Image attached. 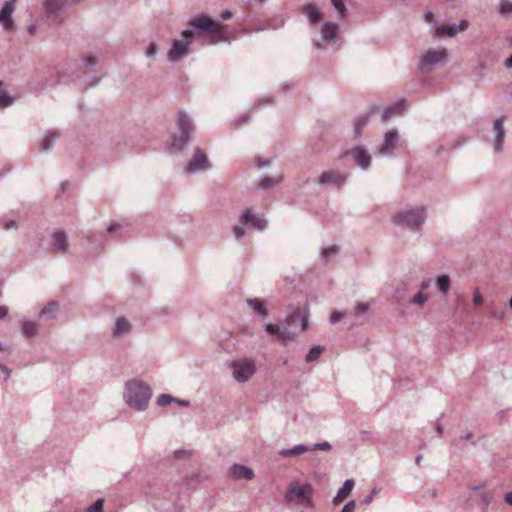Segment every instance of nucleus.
I'll list each match as a JSON object with an SVG mask.
<instances>
[{"mask_svg": "<svg viewBox=\"0 0 512 512\" xmlns=\"http://www.w3.org/2000/svg\"><path fill=\"white\" fill-rule=\"evenodd\" d=\"M151 397L152 389L143 380L134 378L126 382L123 398L130 408L136 411H145Z\"/></svg>", "mask_w": 512, "mask_h": 512, "instance_id": "obj_1", "label": "nucleus"}, {"mask_svg": "<svg viewBox=\"0 0 512 512\" xmlns=\"http://www.w3.org/2000/svg\"><path fill=\"white\" fill-rule=\"evenodd\" d=\"M426 216V209L422 206L406 208L395 213L392 221L403 229L418 230L424 224Z\"/></svg>", "mask_w": 512, "mask_h": 512, "instance_id": "obj_2", "label": "nucleus"}, {"mask_svg": "<svg viewBox=\"0 0 512 512\" xmlns=\"http://www.w3.org/2000/svg\"><path fill=\"white\" fill-rule=\"evenodd\" d=\"M176 125L179 134L173 137L171 148L175 151H182L192 140L195 128L191 118L184 111L177 112Z\"/></svg>", "mask_w": 512, "mask_h": 512, "instance_id": "obj_3", "label": "nucleus"}, {"mask_svg": "<svg viewBox=\"0 0 512 512\" xmlns=\"http://www.w3.org/2000/svg\"><path fill=\"white\" fill-rule=\"evenodd\" d=\"M193 29H186L182 31L183 38H190L194 35L195 31L199 33L212 32V33H220L224 28L218 22H215L213 19L206 15H198L194 20L189 23Z\"/></svg>", "mask_w": 512, "mask_h": 512, "instance_id": "obj_4", "label": "nucleus"}, {"mask_svg": "<svg viewBox=\"0 0 512 512\" xmlns=\"http://www.w3.org/2000/svg\"><path fill=\"white\" fill-rule=\"evenodd\" d=\"M448 59V51L446 48L430 49L419 56L422 70H431L437 65L444 64Z\"/></svg>", "mask_w": 512, "mask_h": 512, "instance_id": "obj_5", "label": "nucleus"}, {"mask_svg": "<svg viewBox=\"0 0 512 512\" xmlns=\"http://www.w3.org/2000/svg\"><path fill=\"white\" fill-rule=\"evenodd\" d=\"M232 369L233 378L239 383L247 382L256 371L254 362L250 359L234 361Z\"/></svg>", "mask_w": 512, "mask_h": 512, "instance_id": "obj_6", "label": "nucleus"}, {"mask_svg": "<svg viewBox=\"0 0 512 512\" xmlns=\"http://www.w3.org/2000/svg\"><path fill=\"white\" fill-rule=\"evenodd\" d=\"M312 491H313V488H312L311 484L307 483L304 485H299L297 482L294 481V482H291V484L289 486V490L287 491V493L285 495V500L287 502H292L295 499L302 498L305 503L310 504L311 498L309 495L312 493Z\"/></svg>", "mask_w": 512, "mask_h": 512, "instance_id": "obj_7", "label": "nucleus"}, {"mask_svg": "<svg viewBox=\"0 0 512 512\" xmlns=\"http://www.w3.org/2000/svg\"><path fill=\"white\" fill-rule=\"evenodd\" d=\"M211 168V164L207 155L201 148H195L191 160L186 165V171L196 173L198 171H207Z\"/></svg>", "mask_w": 512, "mask_h": 512, "instance_id": "obj_8", "label": "nucleus"}, {"mask_svg": "<svg viewBox=\"0 0 512 512\" xmlns=\"http://www.w3.org/2000/svg\"><path fill=\"white\" fill-rule=\"evenodd\" d=\"M351 156L355 163L363 170H367L371 165V155L361 146H355L343 154V157Z\"/></svg>", "mask_w": 512, "mask_h": 512, "instance_id": "obj_9", "label": "nucleus"}, {"mask_svg": "<svg viewBox=\"0 0 512 512\" xmlns=\"http://www.w3.org/2000/svg\"><path fill=\"white\" fill-rule=\"evenodd\" d=\"M16 0H6L0 8V25L6 30L11 31L14 28L12 14L16 8Z\"/></svg>", "mask_w": 512, "mask_h": 512, "instance_id": "obj_10", "label": "nucleus"}, {"mask_svg": "<svg viewBox=\"0 0 512 512\" xmlns=\"http://www.w3.org/2000/svg\"><path fill=\"white\" fill-rule=\"evenodd\" d=\"M399 140V133L396 128L389 129L384 135L383 144L378 149V152L382 156H387L393 152L397 147Z\"/></svg>", "mask_w": 512, "mask_h": 512, "instance_id": "obj_11", "label": "nucleus"}, {"mask_svg": "<svg viewBox=\"0 0 512 512\" xmlns=\"http://www.w3.org/2000/svg\"><path fill=\"white\" fill-rule=\"evenodd\" d=\"M190 40H173L172 46L168 51V59L171 62H177L183 58V56L189 53Z\"/></svg>", "mask_w": 512, "mask_h": 512, "instance_id": "obj_12", "label": "nucleus"}, {"mask_svg": "<svg viewBox=\"0 0 512 512\" xmlns=\"http://www.w3.org/2000/svg\"><path fill=\"white\" fill-rule=\"evenodd\" d=\"M345 176L338 171L329 170L321 173L319 176V183L322 186H334L336 188H340L345 183Z\"/></svg>", "mask_w": 512, "mask_h": 512, "instance_id": "obj_13", "label": "nucleus"}, {"mask_svg": "<svg viewBox=\"0 0 512 512\" xmlns=\"http://www.w3.org/2000/svg\"><path fill=\"white\" fill-rule=\"evenodd\" d=\"M265 331L272 335L277 341L292 340L295 337L288 327H280L278 324L269 323L265 326Z\"/></svg>", "mask_w": 512, "mask_h": 512, "instance_id": "obj_14", "label": "nucleus"}, {"mask_svg": "<svg viewBox=\"0 0 512 512\" xmlns=\"http://www.w3.org/2000/svg\"><path fill=\"white\" fill-rule=\"evenodd\" d=\"M504 120H505V116H501V117L497 118L493 123V128L496 133V137H495L493 146H494V151L496 153H500L503 148V143H504L505 134H506L505 129H504Z\"/></svg>", "mask_w": 512, "mask_h": 512, "instance_id": "obj_15", "label": "nucleus"}, {"mask_svg": "<svg viewBox=\"0 0 512 512\" xmlns=\"http://www.w3.org/2000/svg\"><path fill=\"white\" fill-rule=\"evenodd\" d=\"M240 223L242 225H247L249 223L258 230H263L267 226V221L263 218H259L252 213V209L248 208L244 211V213L240 216Z\"/></svg>", "mask_w": 512, "mask_h": 512, "instance_id": "obj_16", "label": "nucleus"}, {"mask_svg": "<svg viewBox=\"0 0 512 512\" xmlns=\"http://www.w3.org/2000/svg\"><path fill=\"white\" fill-rule=\"evenodd\" d=\"M297 322H300L301 331H304L308 325V311L302 314L300 309L297 308L285 318L286 327L288 328L294 326Z\"/></svg>", "mask_w": 512, "mask_h": 512, "instance_id": "obj_17", "label": "nucleus"}, {"mask_svg": "<svg viewBox=\"0 0 512 512\" xmlns=\"http://www.w3.org/2000/svg\"><path fill=\"white\" fill-rule=\"evenodd\" d=\"M379 110V106H371L369 110L364 114L356 118L354 122V135L359 137L362 133L363 128L369 123L370 118Z\"/></svg>", "mask_w": 512, "mask_h": 512, "instance_id": "obj_18", "label": "nucleus"}, {"mask_svg": "<svg viewBox=\"0 0 512 512\" xmlns=\"http://www.w3.org/2000/svg\"><path fill=\"white\" fill-rule=\"evenodd\" d=\"M67 0H45L43 6L47 17L56 19L62 12Z\"/></svg>", "mask_w": 512, "mask_h": 512, "instance_id": "obj_19", "label": "nucleus"}, {"mask_svg": "<svg viewBox=\"0 0 512 512\" xmlns=\"http://www.w3.org/2000/svg\"><path fill=\"white\" fill-rule=\"evenodd\" d=\"M230 474L235 479H246V480H251L255 476V474L251 468L240 465V464L232 465L230 468Z\"/></svg>", "mask_w": 512, "mask_h": 512, "instance_id": "obj_20", "label": "nucleus"}, {"mask_svg": "<svg viewBox=\"0 0 512 512\" xmlns=\"http://www.w3.org/2000/svg\"><path fill=\"white\" fill-rule=\"evenodd\" d=\"M338 25L333 22H326L321 27L322 41L331 42L334 41L338 33Z\"/></svg>", "mask_w": 512, "mask_h": 512, "instance_id": "obj_21", "label": "nucleus"}, {"mask_svg": "<svg viewBox=\"0 0 512 512\" xmlns=\"http://www.w3.org/2000/svg\"><path fill=\"white\" fill-rule=\"evenodd\" d=\"M131 329L132 325L125 317H118L112 329V335L114 337H120L124 334L129 333Z\"/></svg>", "mask_w": 512, "mask_h": 512, "instance_id": "obj_22", "label": "nucleus"}, {"mask_svg": "<svg viewBox=\"0 0 512 512\" xmlns=\"http://www.w3.org/2000/svg\"><path fill=\"white\" fill-rule=\"evenodd\" d=\"M355 483L353 479H347L343 483V486L339 488L336 496L333 498L332 503L334 505L340 504L347 496L351 493Z\"/></svg>", "mask_w": 512, "mask_h": 512, "instance_id": "obj_23", "label": "nucleus"}, {"mask_svg": "<svg viewBox=\"0 0 512 512\" xmlns=\"http://www.w3.org/2000/svg\"><path fill=\"white\" fill-rule=\"evenodd\" d=\"M53 241H54V252L55 253H64L68 249L67 236L63 231H57L53 233Z\"/></svg>", "mask_w": 512, "mask_h": 512, "instance_id": "obj_24", "label": "nucleus"}, {"mask_svg": "<svg viewBox=\"0 0 512 512\" xmlns=\"http://www.w3.org/2000/svg\"><path fill=\"white\" fill-rule=\"evenodd\" d=\"M309 451H311L310 445L298 444L292 448L281 449L279 455L282 457H294Z\"/></svg>", "mask_w": 512, "mask_h": 512, "instance_id": "obj_25", "label": "nucleus"}, {"mask_svg": "<svg viewBox=\"0 0 512 512\" xmlns=\"http://www.w3.org/2000/svg\"><path fill=\"white\" fill-rule=\"evenodd\" d=\"M59 137V134L53 131H49L45 138L42 140L40 144L41 152H49L55 144L56 139Z\"/></svg>", "mask_w": 512, "mask_h": 512, "instance_id": "obj_26", "label": "nucleus"}, {"mask_svg": "<svg viewBox=\"0 0 512 512\" xmlns=\"http://www.w3.org/2000/svg\"><path fill=\"white\" fill-rule=\"evenodd\" d=\"M59 305L56 301H50L43 307L39 313L40 318L51 319L54 318L55 313L58 311Z\"/></svg>", "mask_w": 512, "mask_h": 512, "instance_id": "obj_27", "label": "nucleus"}, {"mask_svg": "<svg viewBox=\"0 0 512 512\" xmlns=\"http://www.w3.org/2000/svg\"><path fill=\"white\" fill-rule=\"evenodd\" d=\"M246 302L255 313H257L263 318L267 316V310L265 308L263 301H260L258 299H248Z\"/></svg>", "mask_w": 512, "mask_h": 512, "instance_id": "obj_28", "label": "nucleus"}, {"mask_svg": "<svg viewBox=\"0 0 512 512\" xmlns=\"http://www.w3.org/2000/svg\"><path fill=\"white\" fill-rule=\"evenodd\" d=\"M303 10L311 23H315L321 18L320 11L313 4H306Z\"/></svg>", "mask_w": 512, "mask_h": 512, "instance_id": "obj_29", "label": "nucleus"}, {"mask_svg": "<svg viewBox=\"0 0 512 512\" xmlns=\"http://www.w3.org/2000/svg\"><path fill=\"white\" fill-rule=\"evenodd\" d=\"M471 498H474L477 505L483 509L489 506L492 499L491 494L487 491H482L477 495H471Z\"/></svg>", "mask_w": 512, "mask_h": 512, "instance_id": "obj_30", "label": "nucleus"}, {"mask_svg": "<svg viewBox=\"0 0 512 512\" xmlns=\"http://www.w3.org/2000/svg\"><path fill=\"white\" fill-rule=\"evenodd\" d=\"M436 285H437L438 290L442 294H447L451 287L450 277L446 274L440 275L436 280Z\"/></svg>", "mask_w": 512, "mask_h": 512, "instance_id": "obj_31", "label": "nucleus"}, {"mask_svg": "<svg viewBox=\"0 0 512 512\" xmlns=\"http://www.w3.org/2000/svg\"><path fill=\"white\" fill-rule=\"evenodd\" d=\"M38 332V325L34 321H26L22 324V333L25 336L32 337Z\"/></svg>", "mask_w": 512, "mask_h": 512, "instance_id": "obj_32", "label": "nucleus"}, {"mask_svg": "<svg viewBox=\"0 0 512 512\" xmlns=\"http://www.w3.org/2000/svg\"><path fill=\"white\" fill-rule=\"evenodd\" d=\"M459 32V29L456 24L448 25V26H440L436 29L437 35H448L449 37H454Z\"/></svg>", "mask_w": 512, "mask_h": 512, "instance_id": "obj_33", "label": "nucleus"}, {"mask_svg": "<svg viewBox=\"0 0 512 512\" xmlns=\"http://www.w3.org/2000/svg\"><path fill=\"white\" fill-rule=\"evenodd\" d=\"M323 347L320 345L313 346L306 354L305 360L310 363L317 360L323 352Z\"/></svg>", "mask_w": 512, "mask_h": 512, "instance_id": "obj_34", "label": "nucleus"}, {"mask_svg": "<svg viewBox=\"0 0 512 512\" xmlns=\"http://www.w3.org/2000/svg\"><path fill=\"white\" fill-rule=\"evenodd\" d=\"M282 181V177L281 176H278V177H275V178H272V177H264L260 183H259V186L266 190V189H269L277 184H279L280 182Z\"/></svg>", "mask_w": 512, "mask_h": 512, "instance_id": "obj_35", "label": "nucleus"}, {"mask_svg": "<svg viewBox=\"0 0 512 512\" xmlns=\"http://www.w3.org/2000/svg\"><path fill=\"white\" fill-rule=\"evenodd\" d=\"M174 400H176V398L169 394H161L157 397L156 403L158 406L165 407L174 402Z\"/></svg>", "mask_w": 512, "mask_h": 512, "instance_id": "obj_36", "label": "nucleus"}, {"mask_svg": "<svg viewBox=\"0 0 512 512\" xmlns=\"http://www.w3.org/2000/svg\"><path fill=\"white\" fill-rule=\"evenodd\" d=\"M499 14L506 16L512 13V2L508 0H502L498 9Z\"/></svg>", "mask_w": 512, "mask_h": 512, "instance_id": "obj_37", "label": "nucleus"}, {"mask_svg": "<svg viewBox=\"0 0 512 512\" xmlns=\"http://www.w3.org/2000/svg\"><path fill=\"white\" fill-rule=\"evenodd\" d=\"M427 299V295L420 291L409 301V303L413 305L423 306Z\"/></svg>", "mask_w": 512, "mask_h": 512, "instance_id": "obj_38", "label": "nucleus"}, {"mask_svg": "<svg viewBox=\"0 0 512 512\" xmlns=\"http://www.w3.org/2000/svg\"><path fill=\"white\" fill-rule=\"evenodd\" d=\"M339 251V246L337 245H331L327 248H324L322 250V258L325 260V261H328L329 260V257L331 255H335L337 254Z\"/></svg>", "mask_w": 512, "mask_h": 512, "instance_id": "obj_39", "label": "nucleus"}, {"mask_svg": "<svg viewBox=\"0 0 512 512\" xmlns=\"http://www.w3.org/2000/svg\"><path fill=\"white\" fill-rule=\"evenodd\" d=\"M393 111H394V108L385 107V108L381 109L379 107V110H377L376 112H380V114H381V121L383 123H385L394 115Z\"/></svg>", "mask_w": 512, "mask_h": 512, "instance_id": "obj_40", "label": "nucleus"}, {"mask_svg": "<svg viewBox=\"0 0 512 512\" xmlns=\"http://www.w3.org/2000/svg\"><path fill=\"white\" fill-rule=\"evenodd\" d=\"M103 499H97L91 506L88 507L87 512H103Z\"/></svg>", "mask_w": 512, "mask_h": 512, "instance_id": "obj_41", "label": "nucleus"}, {"mask_svg": "<svg viewBox=\"0 0 512 512\" xmlns=\"http://www.w3.org/2000/svg\"><path fill=\"white\" fill-rule=\"evenodd\" d=\"M332 2V5L334 6L335 10L341 15L343 16L347 9L344 5V2L343 0H331Z\"/></svg>", "mask_w": 512, "mask_h": 512, "instance_id": "obj_42", "label": "nucleus"}, {"mask_svg": "<svg viewBox=\"0 0 512 512\" xmlns=\"http://www.w3.org/2000/svg\"><path fill=\"white\" fill-rule=\"evenodd\" d=\"M310 448H311V451H314V450L330 451L332 447L329 442L325 441V442L310 445Z\"/></svg>", "mask_w": 512, "mask_h": 512, "instance_id": "obj_43", "label": "nucleus"}, {"mask_svg": "<svg viewBox=\"0 0 512 512\" xmlns=\"http://www.w3.org/2000/svg\"><path fill=\"white\" fill-rule=\"evenodd\" d=\"M157 54V46L154 42H151L145 50V56L148 58H154Z\"/></svg>", "mask_w": 512, "mask_h": 512, "instance_id": "obj_44", "label": "nucleus"}, {"mask_svg": "<svg viewBox=\"0 0 512 512\" xmlns=\"http://www.w3.org/2000/svg\"><path fill=\"white\" fill-rule=\"evenodd\" d=\"M346 316V313L345 312H338V311H335L333 312L331 315H330V318H329V321L331 324H336L337 322H339L341 319H343L344 317Z\"/></svg>", "mask_w": 512, "mask_h": 512, "instance_id": "obj_45", "label": "nucleus"}, {"mask_svg": "<svg viewBox=\"0 0 512 512\" xmlns=\"http://www.w3.org/2000/svg\"><path fill=\"white\" fill-rule=\"evenodd\" d=\"M97 63H98V59L93 54L83 58V64L85 66H95Z\"/></svg>", "mask_w": 512, "mask_h": 512, "instance_id": "obj_46", "label": "nucleus"}, {"mask_svg": "<svg viewBox=\"0 0 512 512\" xmlns=\"http://www.w3.org/2000/svg\"><path fill=\"white\" fill-rule=\"evenodd\" d=\"M405 101L403 99L398 100L393 106L390 108H394L393 114H400L404 109Z\"/></svg>", "mask_w": 512, "mask_h": 512, "instance_id": "obj_47", "label": "nucleus"}, {"mask_svg": "<svg viewBox=\"0 0 512 512\" xmlns=\"http://www.w3.org/2000/svg\"><path fill=\"white\" fill-rule=\"evenodd\" d=\"M473 303L476 305V306H479L483 303V297L479 291L478 288L475 289L474 293H473Z\"/></svg>", "mask_w": 512, "mask_h": 512, "instance_id": "obj_48", "label": "nucleus"}, {"mask_svg": "<svg viewBox=\"0 0 512 512\" xmlns=\"http://www.w3.org/2000/svg\"><path fill=\"white\" fill-rule=\"evenodd\" d=\"M355 507H356V502L354 500H350L343 506L341 512H354Z\"/></svg>", "mask_w": 512, "mask_h": 512, "instance_id": "obj_49", "label": "nucleus"}, {"mask_svg": "<svg viewBox=\"0 0 512 512\" xmlns=\"http://www.w3.org/2000/svg\"><path fill=\"white\" fill-rule=\"evenodd\" d=\"M233 234L237 239H241L245 236V230H244V228H242L240 226H234Z\"/></svg>", "mask_w": 512, "mask_h": 512, "instance_id": "obj_50", "label": "nucleus"}, {"mask_svg": "<svg viewBox=\"0 0 512 512\" xmlns=\"http://www.w3.org/2000/svg\"><path fill=\"white\" fill-rule=\"evenodd\" d=\"M377 494H378V490H377V488L372 489V490H371V492H370V494H369V495H367V496L365 497V499L363 500V504H365V505H369V504L372 502V500H373L374 496H376Z\"/></svg>", "mask_w": 512, "mask_h": 512, "instance_id": "obj_51", "label": "nucleus"}, {"mask_svg": "<svg viewBox=\"0 0 512 512\" xmlns=\"http://www.w3.org/2000/svg\"><path fill=\"white\" fill-rule=\"evenodd\" d=\"M356 311L360 314H366L369 309L368 303H358L355 307Z\"/></svg>", "mask_w": 512, "mask_h": 512, "instance_id": "obj_52", "label": "nucleus"}, {"mask_svg": "<svg viewBox=\"0 0 512 512\" xmlns=\"http://www.w3.org/2000/svg\"><path fill=\"white\" fill-rule=\"evenodd\" d=\"M248 121H249V115L245 114L236 120L235 125H236V127H240L241 125L247 123Z\"/></svg>", "mask_w": 512, "mask_h": 512, "instance_id": "obj_53", "label": "nucleus"}, {"mask_svg": "<svg viewBox=\"0 0 512 512\" xmlns=\"http://www.w3.org/2000/svg\"><path fill=\"white\" fill-rule=\"evenodd\" d=\"M231 17H232V12L229 9L222 11V13L220 14V18L222 20H228Z\"/></svg>", "mask_w": 512, "mask_h": 512, "instance_id": "obj_54", "label": "nucleus"}, {"mask_svg": "<svg viewBox=\"0 0 512 512\" xmlns=\"http://www.w3.org/2000/svg\"><path fill=\"white\" fill-rule=\"evenodd\" d=\"M4 228L6 230H9V229H12V228H17V223L16 221L14 220H9L7 221L5 224H4Z\"/></svg>", "mask_w": 512, "mask_h": 512, "instance_id": "obj_55", "label": "nucleus"}, {"mask_svg": "<svg viewBox=\"0 0 512 512\" xmlns=\"http://www.w3.org/2000/svg\"><path fill=\"white\" fill-rule=\"evenodd\" d=\"M431 282H432V280H431V279H427V280L423 281V282L420 284V290H421V292H422L423 290H427V289L430 287Z\"/></svg>", "mask_w": 512, "mask_h": 512, "instance_id": "obj_56", "label": "nucleus"}, {"mask_svg": "<svg viewBox=\"0 0 512 512\" xmlns=\"http://www.w3.org/2000/svg\"><path fill=\"white\" fill-rule=\"evenodd\" d=\"M459 32L464 31L468 28V21L467 20H461L460 23L457 25Z\"/></svg>", "mask_w": 512, "mask_h": 512, "instance_id": "obj_57", "label": "nucleus"}, {"mask_svg": "<svg viewBox=\"0 0 512 512\" xmlns=\"http://www.w3.org/2000/svg\"><path fill=\"white\" fill-rule=\"evenodd\" d=\"M36 30H37V27L35 24H30L27 28V31L28 33L31 35V36H34L36 34Z\"/></svg>", "mask_w": 512, "mask_h": 512, "instance_id": "obj_58", "label": "nucleus"}, {"mask_svg": "<svg viewBox=\"0 0 512 512\" xmlns=\"http://www.w3.org/2000/svg\"><path fill=\"white\" fill-rule=\"evenodd\" d=\"M0 369H1V371H2V372H4V373H5L6 378H9V377H10V375H11V370H10L7 366H5V365H3V364H0Z\"/></svg>", "mask_w": 512, "mask_h": 512, "instance_id": "obj_59", "label": "nucleus"}, {"mask_svg": "<svg viewBox=\"0 0 512 512\" xmlns=\"http://www.w3.org/2000/svg\"><path fill=\"white\" fill-rule=\"evenodd\" d=\"M119 228H120V224L112 223V224L109 225L107 230H108V232L113 233L116 230H118Z\"/></svg>", "mask_w": 512, "mask_h": 512, "instance_id": "obj_60", "label": "nucleus"}, {"mask_svg": "<svg viewBox=\"0 0 512 512\" xmlns=\"http://www.w3.org/2000/svg\"><path fill=\"white\" fill-rule=\"evenodd\" d=\"M8 314V308L6 306H0V319H3Z\"/></svg>", "mask_w": 512, "mask_h": 512, "instance_id": "obj_61", "label": "nucleus"}, {"mask_svg": "<svg viewBox=\"0 0 512 512\" xmlns=\"http://www.w3.org/2000/svg\"><path fill=\"white\" fill-rule=\"evenodd\" d=\"M269 164H270L269 160L258 159V161H257V167H259V168L268 166Z\"/></svg>", "mask_w": 512, "mask_h": 512, "instance_id": "obj_62", "label": "nucleus"}, {"mask_svg": "<svg viewBox=\"0 0 512 512\" xmlns=\"http://www.w3.org/2000/svg\"><path fill=\"white\" fill-rule=\"evenodd\" d=\"M505 502L512 506V492H508L505 495Z\"/></svg>", "mask_w": 512, "mask_h": 512, "instance_id": "obj_63", "label": "nucleus"}, {"mask_svg": "<svg viewBox=\"0 0 512 512\" xmlns=\"http://www.w3.org/2000/svg\"><path fill=\"white\" fill-rule=\"evenodd\" d=\"M506 68H512V54L505 60Z\"/></svg>", "mask_w": 512, "mask_h": 512, "instance_id": "obj_64", "label": "nucleus"}]
</instances>
